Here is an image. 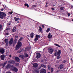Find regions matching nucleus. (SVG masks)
I'll use <instances>...</instances> for the list:
<instances>
[{
    "mask_svg": "<svg viewBox=\"0 0 73 73\" xmlns=\"http://www.w3.org/2000/svg\"><path fill=\"white\" fill-rule=\"evenodd\" d=\"M48 73H50V72H48Z\"/></svg>",
    "mask_w": 73,
    "mask_h": 73,
    "instance_id": "60",
    "label": "nucleus"
},
{
    "mask_svg": "<svg viewBox=\"0 0 73 73\" xmlns=\"http://www.w3.org/2000/svg\"><path fill=\"white\" fill-rule=\"evenodd\" d=\"M23 40V37H21L20 38L19 40L18 41H22V40Z\"/></svg>",
    "mask_w": 73,
    "mask_h": 73,
    "instance_id": "25",
    "label": "nucleus"
},
{
    "mask_svg": "<svg viewBox=\"0 0 73 73\" xmlns=\"http://www.w3.org/2000/svg\"><path fill=\"white\" fill-rule=\"evenodd\" d=\"M55 45L56 46H58V47H60V46L57 44H56Z\"/></svg>",
    "mask_w": 73,
    "mask_h": 73,
    "instance_id": "32",
    "label": "nucleus"
},
{
    "mask_svg": "<svg viewBox=\"0 0 73 73\" xmlns=\"http://www.w3.org/2000/svg\"><path fill=\"white\" fill-rule=\"evenodd\" d=\"M21 46H22V43H21V42L18 41L17 44L16 45L15 49L16 50H18V49L20 48Z\"/></svg>",
    "mask_w": 73,
    "mask_h": 73,
    "instance_id": "1",
    "label": "nucleus"
},
{
    "mask_svg": "<svg viewBox=\"0 0 73 73\" xmlns=\"http://www.w3.org/2000/svg\"><path fill=\"white\" fill-rule=\"evenodd\" d=\"M17 23H19V21H18L17 22Z\"/></svg>",
    "mask_w": 73,
    "mask_h": 73,
    "instance_id": "54",
    "label": "nucleus"
},
{
    "mask_svg": "<svg viewBox=\"0 0 73 73\" xmlns=\"http://www.w3.org/2000/svg\"><path fill=\"white\" fill-rule=\"evenodd\" d=\"M38 65V64H37V63H34L33 64V66L34 67H35V68H36V67H37Z\"/></svg>",
    "mask_w": 73,
    "mask_h": 73,
    "instance_id": "18",
    "label": "nucleus"
},
{
    "mask_svg": "<svg viewBox=\"0 0 73 73\" xmlns=\"http://www.w3.org/2000/svg\"><path fill=\"white\" fill-rule=\"evenodd\" d=\"M50 31V29H49V28H48L47 29L46 32L48 33Z\"/></svg>",
    "mask_w": 73,
    "mask_h": 73,
    "instance_id": "23",
    "label": "nucleus"
},
{
    "mask_svg": "<svg viewBox=\"0 0 73 73\" xmlns=\"http://www.w3.org/2000/svg\"><path fill=\"white\" fill-rule=\"evenodd\" d=\"M48 69L49 70L50 69V65H48Z\"/></svg>",
    "mask_w": 73,
    "mask_h": 73,
    "instance_id": "27",
    "label": "nucleus"
},
{
    "mask_svg": "<svg viewBox=\"0 0 73 73\" xmlns=\"http://www.w3.org/2000/svg\"><path fill=\"white\" fill-rule=\"evenodd\" d=\"M46 4H47V3H46Z\"/></svg>",
    "mask_w": 73,
    "mask_h": 73,
    "instance_id": "62",
    "label": "nucleus"
},
{
    "mask_svg": "<svg viewBox=\"0 0 73 73\" xmlns=\"http://www.w3.org/2000/svg\"><path fill=\"white\" fill-rule=\"evenodd\" d=\"M48 50L49 53L50 54H52L54 51L53 49L52 48H48Z\"/></svg>",
    "mask_w": 73,
    "mask_h": 73,
    "instance_id": "4",
    "label": "nucleus"
},
{
    "mask_svg": "<svg viewBox=\"0 0 73 73\" xmlns=\"http://www.w3.org/2000/svg\"><path fill=\"white\" fill-rule=\"evenodd\" d=\"M10 29L9 28H7L6 29V30H7V31H8V30H9Z\"/></svg>",
    "mask_w": 73,
    "mask_h": 73,
    "instance_id": "45",
    "label": "nucleus"
},
{
    "mask_svg": "<svg viewBox=\"0 0 73 73\" xmlns=\"http://www.w3.org/2000/svg\"><path fill=\"white\" fill-rule=\"evenodd\" d=\"M36 72H37V73H39V71H38V70H36Z\"/></svg>",
    "mask_w": 73,
    "mask_h": 73,
    "instance_id": "41",
    "label": "nucleus"
},
{
    "mask_svg": "<svg viewBox=\"0 0 73 73\" xmlns=\"http://www.w3.org/2000/svg\"><path fill=\"white\" fill-rule=\"evenodd\" d=\"M16 65L17 66H19V63L16 64Z\"/></svg>",
    "mask_w": 73,
    "mask_h": 73,
    "instance_id": "37",
    "label": "nucleus"
},
{
    "mask_svg": "<svg viewBox=\"0 0 73 73\" xmlns=\"http://www.w3.org/2000/svg\"><path fill=\"white\" fill-rule=\"evenodd\" d=\"M15 38H18V36H16L15 37Z\"/></svg>",
    "mask_w": 73,
    "mask_h": 73,
    "instance_id": "39",
    "label": "nucleus"
},
{
    "mask_svg": "<svg viewBox=\"0 0 73 73\" xmlns=\"http://www.w3.org/2000/svg\"><path fill=\"white\" fill-rule=\"evenodd\" d=\"M16 31V29H15L14 28H13V32H15Z\"/></svg>",
    "mask_w": 73,
    "mask_h": 73,
    "instance_id": "34",
    "label": "nucleus"
},
{
    "mask_svg": "<svg viewBox=\"0 0 73 73\" xmlns=\"http://www.w3.org/2000/svg\"><path fill=\"white\" fill-rule=\"evenodd\" d=\"M44 63H45V64H46V63H45V62H44Z\"/></svg>",
    "mask_w": 73,
    "mask_h": 73,
    "instance_id": "61",
    "label": "nucleus"
},
{
    "mask_svg": "<svg viewBox=\"0 0 73 73\" xmlns=\"http://www.w3.org/2000/svg\"><path fill=\"white\" fill-rule=\"evenodd\" d=\"M13 38H11L9 42V44H10V45H11L12 44V43H13Z\"/></svg>",
    "mask_w": 73,
    "mask_h": 73,
    "instance_id": "10",
    "label": "nucleus"
},
{
    "mask_svg": "<svg viewBox=\"0 0 73 73\" xmlns=\"http://www.w3.org/2000/svg\"><path fill=\"white\" fill-rule=\"evenodd\" d=\"M8 63L9 64H14L15 61L14 60H11L8 62Z\"/></svg>",
    "mask_w": 73,
    "mask_h": 73,
    "instance_id": "9",
    "label": "nucleus"
},
{
    "mask_svg": "<svg viewBox=\"0 0 73 73\" xmlns=\"http://www.w3.org/2000/svg\"><path fill=\"white\" fill-rule=\"evenodd\" d=\"M39 30L41 32H42V28L40 27H39Z\"/></svg>",
    "mask_w": 73,
    "mask_h": 73,
    "instance_id": "28",
    "label": "nucleus"
},
{
    "mask_svg": "<svg viewBox=\"0 0 73 73\" xmlns=\"http://www.w3.org/2000/svg\"><path fill=\"white\" fill-rule=\"evenodd\" d=\"M25 57H28V55L26 53H25Z\"/></svg>",
    "mask_w": 73,
    "mask_h": 73,
    "instance_id": "21",
    "label": "nucleus"
},
{
    "mask_svg": "<svg viewBox=\"0 0 73 73\" xmlns=\"http://www.w3.org/2000/svg\"><path fill=\"white\" fill-rule=\"evenodd\" d=\"M52 10H54V9L52 8Z\"/></svg>",
    "mask_w": 73,
    "mask_h": 73,
    "instance_id": "50",
    "label": "nucleus"
},
{
    "mask_svg": "<svg viewBox=\"0 0 73 73\" xmlns=\"http://www.w3.org/2000/svg\"><path fill=\"white\" fill-rule=\"evenodd\" d=\"M73 7L72 6H71V8H73Z\"/></svg>",
    "mask_w": 73,
    "mask_h": 73,
    "instance_id": "53",
    "label": "nucleus"
},
{
    "mask_svg": "<svg viewBox=\"0 0 73 73\" xmlns=\"http://www.w3.org/2000/svg\"><path fill=\"white\" fill-rule=\"evenodd\" d=\"M11 68V66L10 65L8 64L5 67V68L6 69H9V68Z\"/></svg>",
    "mask_w": 73,
    "mask_h": 73,
    "instance_id": "17",
    "label": "nucleus"
},
{
    "mask_svg": "<svg viewBox=\"0 0 73 73\" xmlns=\"http://www.w3.org/2000/svg\"><path fill=\"white\" fill-rule=\"evenodd\" d=\"M29 50V48L28 47L26 48L25 50V52H27Z\"/></svg>",
    "mask_w": 73,
    "mask_h": 73,
    "instance_id": "20",
    "label": "nucleus"
},
{
    "mask_svg": "<svg viewBox=\"0 0 73 73\" xmlns=\"http://www.w3.org/2000/svg\"><path fill=\"white\" fill-rule=\"evenodd\" d=\"M34 34L33 33H32L31 34H30L31 36V38H33V36H34Z\"/></svg>",
    "mask_w": 73,
    "mask_h": 73,
    "instance_id": "16",
    "label": "nucleus"
},
{
    "mask_svg": "<svg viewBox=\"0 0 73 73\" xmlns=\"http://www.w3.org/2000/svg\"><path fill=\"white\" fill-rule=\"evenodd\" d=\"M3 10H4V9L3 8L1 9V10L2 11H3Z\"/></svg>",
    "mask_w": 73,
    "mask_h": 73,
    "instance_id": "46",
    "label": "nucleus"
},
{
    "mask_svg": "<svg viewBox=\"0 0 73 73\" xmlns=\"http://www.w3.org/2000/svg\"><path fill=\"white\" fill-rule=\"evenodd\" d=\"M6 73H12L11 72H6Z\"/></svg>",
    "mask_w": 73,
    "mask_h": 73,
    "instance_id": "42",
    "label": "nucleus"
},
{
    "mask_svg": "<svg viewBox=\"0 0 73 73\" xmlns=\"http://www.w3.org/2000/svg\"><path fill=\"white\" fill-rule=\"evenodd\" d=\"M42 27L43 28H44V25H42Z\"/></svg>",
    "mask_w": 73,
    "mask_h": 73,
    "instance_id": "44",
    "label": "nucleus"
},
{
    "mask_svg": "<svg viewBox=\"0 0 73 73\" xmlns=\"http://www.w3.org/2000/svg\"><path fill=\"white\" fill-rule=\"evenodd\" d=\"M69 49H70V50H71V51H72V49H71L70 48H69Z\"/></svg>",
    "mask_w": 73,
    "mask_h": 73,
    "instance_id": "52",
    "label": "nucleus"
},
{
    "mask_svg": "<svg viewBox=\"0 0 73 73\" xmlns=\"http://www.w3.org/2000/svg\"><path fill=\"white\" fill-rule=\"evenodd\" d=\"M25 5L26 7H29V5H28V4L27 3L25 4Z\"/></svg>",
    "mask_w": 73,
    "mask_h": 73,
    "instance_id": "29",
    "label": "nucleus"
},
{
    "mask_svg": "<svg viewBox=\"0 0 73 73\" xmlns=\"http://www.w3.org/2000/svg\"><path fill=\"white\" fill-rule=\"evenodd\" d=\"M5 42L6 43V45L7 46L8 45L9 42L8 41V39H6L5 40Z\"/></svg>",
    "mask_w": 73,
    "mask_h": 73,
    "instance_id": "6",
    "label": "nucleus"
},
{
    "mask_svg": "<svg viewBox=\"0 0 73 73\" xmlns=\"http://www.w3.org/2000/svg\"><path fill=\"white\" fill-rule=\"evenodd\" d=\"M60 58V55L58 56L57 57V58H58H58Z\"/></svg>",
    "mask_w": 73,
    "mask_h": 73,
    "instance_id": "36",
    "label": "nucleus"
},
{
    "mask_svg": "<svg viewBox=\"0 0 73 73\" xmlns=\"http://www.w3.org/2000/svg\"><path fill=\"white\" fill-rule=\"evenodd\" d=\"M15 60L17 62H20V59L18 57H16L15 58Z\"/></svg>",
    "mask_w": 73,
    "mask_h": 73,
    "instance_id": "12",
    "label": "nucleus"
},
{
    "mask_svg": "<svg viewBox=\"0 0 73 73\" xmlns=\"http://www.w3.org/2000/svg\"><path fill=\"white\" fill-rule=\"evenodd\" d=\"M0 52L2 54H4V53L5 51L3 48H2L0 49Z\"/></svg>",
    "mask_w": 73,
    "mask_h": 73,
    "instance_id": "8",
    "label": "nucleus"
},
{
    "mask_svg": "<svg viewBox=\"0 0 73 73\" xmlns=\"http://www.w3.org/2000/svg\"><path fill=\"white\" fill-rule=\"evenodd\" d=\"M46 72V70L44 68H42L40 70V73H45Z\"/></svg>",
    "mask_w": 73,
    "mask_h": 73,
    "instance_id": "7",
    "label": "nucleus"
},
{
    "mask_svg": "<svg viewBox=\"0 0 73 73\" xmlns=\"http://www.w3.org/2000/svg\"><path fill=\"white\" fill-rule=\"evenodd\" d=\"M20 57H21V58H23V57H24V55H21Z\"/></svg>",
    "mask_w": 73,
    "mask_h": 73,
    "instance_id": "35",
    "label": "nucleus"
},
{
    "mask_svg": "<svg viewBox=\"0 0 73 73\" xmlns=\"http://www.w3.org/2000/svg\"><path fill=\"white\" fill-rule=\"evenodd\" d=\"M51 72H53V68H51Z\"/></svg>",
    "mask_w": 73,
    "mask_h": 73,
    "instance_id": "33",
    "label": "nucleus"
},
{
    "mask_svg": "<svg viewBox=\"0 0 73 73\" xmlns=\"http://www.w3.org/2000/svg\"><path fill=\"white\" fill-rule=\"evenodd\" d=\"M13 28H14L15 29H16V27H14Z\"/></svg>",
    "mask_w": 73,
    "mask_h": 73,
    "instance_id": "48",
    "label": "nucleus"
},
{
    "mask_svg": "<svg viewBox=\"0 0 73 73\" xmlns=\"http://www.w3.org/2000/svg\"><path fill=\"white\" fill-rule=\"evenodd\" d=\"M61 53V50H59L58 51L57 53V51H55V53L54 54L55 56H57L58 55H60Z\"/></svg>",
    "mask_w": 73,
    "mask_h": 73,
    "instance_id": "2",
    "label": "nucleus"
},
{
    "mask_svg": "<svg viewBox=\"0 0 73 73\" xmlns=\"http://www.w3.org/2000/svg\"><path fill=\"white\" fill-rule=\"evenodd\" d=\"M37 55H36V58H40L41 57V54L39 53H37L36 54Z\"/></svg>",
    "mask_w": 73,
    "mask_h": 73,
    "instance_id": "11",
    "label": "nucleus"
},
{
    "mask_svg": "<svg viewBox=\"0 0 73 73\" xmlns=\"http://www.w3.org/2000/svg\"><path fill=\"white\" fill-rule=\"evenodd\" d=\"M41 66L43 68H45L46 67V66L45 65L42 64H41Z\"/></svg>",
    "mask_w": 73,
    "mask_h": 73,
    "instance_id": "22",
    "label": "nucleus"
},
{
    "mask_svg": "<svg viewBox=\"0 0 73 73\" xmlns=\"http://www.w3.org/2000/svg\"><path fill=\"white\" fill-rule=\"evenodd\" d=\"M46 7H48V6H46Z\"/></svg>",
    "mask_w": 73,
    "mask_h": 73,
    "instance_id": "57",
    "label": "nucleus"
},
{
    "mask_svg": "<svg viewBox=\"0 0 73 73\" xmlns=\"http://www.w3.org/2000/svg\"><path fill=\"white\" fill-rule=\"evenodd\" d=\"M41 69V68H39V69Z\"/></svg>",
    "mask_w": 73,
    "mask_h": 73,
    "instance_id": "58",
    "label": "nucleus"
},
{
    "mask_svg": "<svg viewBox=\"0 0 73 73\" xmlns=\"http://www.w3.org/2000/svg\"><path fill=\"white\" fill-rule=\"evenodd\" d=\"M3 7H4V9H5V7H6V6H4V5Z\"/></svg>",
    "mask_w": 73,
    "mask_h": 73,
    "instance_id": "43",
    "label": "nucleus"
},
{
    "mask_svg": "<svg viewBox=\"0 0 73 73\" xmlns=\"http://www.w3.org/2000/svg\"><path fill=\"white\" fill-rule=\"evenodd\" d=\"M27 36H28V37H30V36H29V35H28Z\"/></svg>",
    "mask_w": 73,
    "mask_h": 73,
    "instance_id": "55",
    "label": "nucleus"
},
{
    "mask_svg": "<svg viewBox=\"0 0 73 73\" xmlns=\"http://www.w3.org/2000/svg\"><path fill=\"white\" fill-rule=\"evenodd\" d=\"M6 64V63H4L3 64L2 66H3V68H4V67L5 66V64Z\"/></svg>",
    "mask_w": 73,
    "mask_h": 73,
    "instance_id": "31",
    "label": "nucleus"
},
{
    "mask_svg": "<svg viewBox=\"0 0 73 73\" xmlns=\"http://www.w3.org/2000/svg\"><path fill=\"white\" fill-rule=\"evenodd\" d=\"M3 28H2V26L1 25H0V30L2 31Z\"/></svg>",
    "mask_w": 73,
    "mask_h": 73,
    "instance_id": "24",
    "label": "nucleus"
},
{
    "mask_svg": "<svg viewBox=\"0 0 73 73\" xmlns=\"http://www.w3.org/2000/svg\"><path fill=\"white\" fill-rule=\"evenodd\" d=\"M12 70L13 71H14V72H17L18 71V69L17 68H16V67H14L13 69Z\"/></svg>",
    "mask_w": 73,
    "mask_h": 73,
    "instance_id": "15",
    "label": "nucleus"
},
{
    "mask_svg": "<svg viewBox=\"0 0 73 73\" xmlns=\"http://www.w3.org/2000/svg\"><path fill=\"white\" fill-rule=\"evenodd\" d=\"M66 62V60H65L64 61V62Z\"/></svg>",
    "mask_w": 73,
    "mask_h": 73,
    "instance_id": "51",
    "label": "nucleus"
},
{
    "mask_svg": "<svg viewBox=\"0 0 73 73\" xmlns=\"http://www.w3.org/2000/svg\"><path fill=\"white\" fill-rule=\"evenodd\" d=\"M64 9H65V8L64 7H62L60 8L61 10H63Z\"/></svg>",
    "mask_w": 73,
    "mask_h": 73,
    "instance_id": "30",
    "label": "nucleus"
},
{
    "mask_svg": "<svg viewBox=\"0 0 73 73\" xmlns=\"http://www.w3.org/2000/svg\"><path fill=\"white\" fill-rule=\"evenodd\" d=\"M9 35V33H6V35Z\"/></svg>",
    "mask_w": 73,
    "mask_h": 73,
    "instance_id": "49",
    "label": "nucleus"
},
{
    "mask_svg": "<svg viewBox=\"0 0 73 73\" xmlns=\"http://www.w3.org/2000/svg\"><path fill=\"white\" fill-rule=\"evenodd\" d=\"M19 19H20V18H15V21H18V20H19Z\"/></svg>",
    "mask_w": 73,
    "mask_h": 73,
    "instance_id": "19",
    "label": "nucleus"
},
{
    "mask_svg": "<svg viewBox=\"0 0 73 73\" xmlns=\"http://www.w3.org/2000/svg\"><path fill=\"white\" fill-rule=\"evenodd\" d=\"M40 35H36L34 39V41L35 42L37 41L38 40V38H40Z\"/></svg>",
    "mask_w": 73,
    "mask_h": 73,
    "instance_id": "5",
    "label": "nucleus"
},
{
    "mask_svg": "<svg viewBox=\"0 0 73 73\" xmlns=\"http://www.w3.org/2000/svg\"><path fill=\"white\" fill-rule=\"evenodd\" d=\"M9 14H10L11 15H12V13L11 12H9Z\"/></svg>",
    "mask_w": 73,
    "mask_h": 73,
    "instance_id": "40",
    "label": "nucleus"
},
{
    "mask_svg": "<svg viewBox=\"0 0 73 73\" xmlns=\"http://www.w3.org/2000/svg\"><path fill=\"white\" fill-rule=\"evenodd\" d=\"M53 7H54V6H55V5H53Z\"/></svg>",
    "mask_w": 73,
    "mask_h": 73,
    "instance_id": "56",
    "label": "nucleus"
},
{
    "mask_svg": "<svg viewBox=\"0 0 73 73\" xmlns=\"http://www.w3.org/2000/svg\"><path fill=\"white\" fill-rule=\"evenodd\" d=\"M16 41H17V39H16Z\"/></svg>",
    "mask_w": 73,
    "mask_h": 73,
    "instance_id": "59",
    "label": "nucleus"
},
{
    "mask_svg": "<svg viewBox=\"0 0 73 73\" xmlns=\"http://www.w3.org/2000/svg\"><path fill=\"white\" fill-rule=\"evenodd\" d=\"M5 58V55H4L3 54L1 56V59L2 60H4V58Z\"/></svg>",
    "mask_w": 73,
    "mask_h": 73,
    "instance_id": "14",
    "label": "nucleus"
},
{
    "mask_svg": "<svg viewBox=\"0 0 73 73\" xmlns=\"http://www.w3.org/2000/svg\"><path fill=\"white\" fill-rule=\"evenodd\" d=\"M6 16V14L5 13L2 14L1 12H0V19H3L4 17H5Z\"/></svg>",
    "mask_w": 73,
    "mask_h": 73,
    "instance_id": "3",
    "label": "nucleus"
},
{
    "mask_svg": "<svg viewBox=\"0 0 73 73\" xmlns=\"http://www.w3.org/2000/svg\"><path fill=\"white\" fill-rule=\"evenodd\" d=\"M68 16H70V13H68Z\"/></svg>",
    "mask_w": 73,
    "mask_h": 73,
    "instance_id": "38",
    "label": "nucleus"
},
{
    "mask_svg": "<svg viewBox=\"0 0 73 73\" xmlns=\"http://www.w3.org/2000/svg\"><path fill=\"white\" fill-rule=\"evenodd\" d=\"M52 37V35H51L50 33H49L48 35V38H51Z\"/></svg>",
    "mask_w": 73,
    "mask_h": 73,
    "instance_id": "13",
    "label": "nucleus"
},
{
    "mask_svg": "<svg viewBox=\"0 0 73 73\" xmlns=\"http://www.w3.org/2000/svg\"><path fill=\"white\" fill-rule=\"evenodd\" d=\"M64 67H63V65H61L60 66V69H62Z\"/></svg>",
    "mask_w": 73,
    "mask_h": 73,
    "instance_id": "26",
    "label": "nucleus"
},
{
    "mask_svg": "<svg viewBox=\"0 0 73 73\" xmlns=\"http://www.w3.org/2000/svg\"><path fill=\"white\" fill-rule=\"evenodd\" d=\"M9 57H12V55H11L10 54V55H9Z\"/></svg>",
    "mask_w": 73,
    "mask_h": 73,
    "instance_id": "47",
    "label": "nucleus"
}]
</instances>
